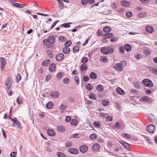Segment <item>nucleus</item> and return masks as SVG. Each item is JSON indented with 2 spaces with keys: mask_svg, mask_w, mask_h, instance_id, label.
Returning <instances> with one entry per match:
<instances>
[{
  "mask_svg": "<svg viewBox=\"0 0 157 157\" xmlns=\"http://www.w3.org/2000/svg\"><path fill=\"white\" fill-rule=\"evenodd\" d=\"M101 51V52L106 55L109 54L114 52L113 49L110 47L102 48Z\"/></svg>",
  "mask_w": 157,
  "mask_h": 157,
  "instance_id": "1",
  "label": "nucleus"
},
{
  "mask_svg": "<svg viewBox=\"0 0 157 157\" xmlns=\"http://www.w3.org/2000/svg\"><path fill=\"white\" fill-rule=\"evenodd\" d=\"M5 84L6 89L9 90L12 84V81L10 77H8L5 79Z\"/></svg>",
  "mask_w": 157,
  "mask_h": 157,
  "instance_id": "2",
  "label": "nucleus"
},
{
  "mask_svg": "<svg viewBox=\"0 0 157 157\" xmlns=\"http://www.w3.org/2000/svg\"><path fill=\"white\" fill-rule=\"evenodd\" d=\"M142 83L145 86L149 87H152L153 86L152 81L147 78L144 79L142 81Z\"/></svg>",
  "mask_w": 157,
  "mask_h": 157,
  "instance_id": "3",
  "label": "nucleus"
},
{
  "mask_svg": "<svg viewBox=\"0 0 157 157\" xmlns=\"http://www.w3.org/2000/svg\"><path fill=\"white\" fill-rule=\"evenodd\" d=\"M0 61L1 62L0 63L1 70L2 71H3L6 63V61L2 57L0 58Z\"/></svg>",
  "mask_w": 157,
  "mask_h": 157,
  "instance_id": "4",
  "label": "nucleus"
},
{
  "mask_svg": "<svg viewBox=\"0 0 157 157\" xmlns=\"http://www.w3.org/2000/svg\"><path fill=\"white\" fill-rule=\"evenodd\" d=\"M155 127L153 125H149L147 126V131L150 133H153L155 131Z\"/></svg>",
  "mask_w": 157,
  "mask_h": 157,
  "instance_id": "5",
  "label": "nucleus"
},
{
  "mask_svg": "<svg viewBox=\"0 0 157 157\" xmlns=\"http://www.w3.org/2000/svg\"><path fill=\"white\" fill-rule=\"evenodd\" d=\"M68 151L70 153L74 155L78 154L79 153L78 150L76 148H69Z\"/></svg>",
  "mask_w": 157,
  "mask_h": 157,
  "instance_id": "6",
  "label": "nucleus"
},
{
  "mask_svg": "<svg viewBox=\"0 0 157 157\" xmlns=\"http://www.w3.org/2000/svg\"><path fill=\"white\" fill-rule=\"evenodd\" d=\"M79 149L81 152L84 153L87 151L88 148L86 145H82L80 147Z\"/></svg>",
  "mask_w": 157,
  "mask_h": 157,
  "instance_id": "7",
  "label": "nucleus"
},
{
  "mask_svg": "<svg viewBox=\"0 0 157 157\" xmlns=\"http://www.w3.org/2000/svg\"><path fill=\"white\" fill-rule=\"evenodd\" d=\"M92 148L93 151H97L100 148L99 144L98 143L93 144L92 146Z\"/></svg>",
  "mask_w": 157,
  "mask_h": 157,
  "instance_id": "8",
  "label": "nucleus"
},
{
  "mask_svg": "<svg viewBox=\"0 0 157 157\" xmlns=\"http://www.w3.org/2000/svg\"><path fill=\"white\" fill-rule=\"evenodd\" d=\"M64 57V55L63 53H59L56 56V59L57 61H60L62 60Z\"/></svg>",
  "mask_w": 157,
  "mask_h": 157,
  "instance_id": "9",
  "label": "nucleus"
},
{
  "mask_svg": "<svg viewBox=\"0 0 157 157\" xmlns=\"http://www.w3.org/2000/svg\"><path fill=\"white\" fill-rule=\"evenodd\" d=\"M113 68L117 71H121L123 69V67L121 66L120 63H117L113 66Z\"/></svg>",
  "mask_w": 157,
  "mask_h": 157,
  "instance_id": "10",
  "label": "nucleus"
},
{
  "mask_svg": "<svg viewBox=\"0 0 157 157\" xmlns=\"http://www.w3.org/2000/svg\"><path fill=\"white\" fill-rule=\"evenodd\" d=\"M59 95V93L58 91H54L51 92V96L53 98H58Z\"/></svg>",
  "mask_w": 157,
  "mask_h": 157,
  "instance_id": "11",
  "label": "nucleus"
},
{
  "mask_svg": "<svg viewBox=\"0 0 157 157\" xmlns=\"http://www.w3.org/2000/svg\"><path fill=\"white\" fill-rule=\"evenodd\" d=\"M48 43L52 44L54 43L55 42V39L53 36H49L47 39Z\"/></svg>",
  "mask_w": 157,
  "mask_h": 157,
  "instance_id": "12",
  "label": "nucleus"
},
{
  "mask_svg": "<svg viewBox=\"0 0 157 157\" xmlns=\"http://www.w3.org/2000/svg\"><path fill=\"white\" fill-rule=\"evenodd\" d=\"M56 67V64L54 63L51 64L49 67V69L51 72H52L55 71Z\"/></svg>",
  "mask_w": 157,
  "mask_h": 157,
  "instance_id": "13",
  "label": "nucleus"
},
{
  "mask_svg": "<svg viewBox=\"0 0 157 157\" xmlns=\"http://www.w3.org/2000/svg\"><path fill=\"white\" fill-rule=\"evenodd\" d=\"M48 134L51 136H54L55 135L56 133L54 130L52 129H48L47 130Z\"/></svg>",
  "mask_w": 157,
  "mask_h": 157,
  "instance_id": "14",
  "label": "nucleus"
},
{
  "mask_svg": "<svg viewBox=\"0 0 157 157\" xmlns=\"http://www.w3.org/2000/svg\"><path fill=\"white\" fill-rule=\"evenodd\" d=\"M145 30L147 32L149 33H152L154 31V29L151 26H148L145 27Z\"/></svg>",
  "mask_w": 157,
  "mask_h": 157,
  "instance_id": "15",
  "label": "nucleus"
},
{
  "mask_svg": "<svg viewBox=\"0 0 157 157\" xmlns=\"http://www.w3.org/2000/svg\"><path fill=\"white\" fill-rule=\"evenodd\" d=\"M90 78L93 79H96L97 78V75L95 72H91L89 74Z\"/></svg>",
  "mask_w": 157,
  "mask_h": 157,
  "instance_id": "16",
  "label": "nucleus"
},
{
  "mask_svg": "<svg viewBox=\"0 0 157 157\" xmlns=\"http://www.w3.org/2000/svg\"><path fill=\"white\" fill-rule=\"evenodd\" d=\"M116 91L118 94L121 95H123L124 94V91L122 89L119 87L117 88Z\"/></svg>",
  "mask_w": 157,
  "mask_h": 157,
  "instance_id": "17",
  "label": "nucleus"
},
{
  "mask_svg": "<svg viewBox=\"0 0 157 157\" xmlns=\"http://www.w3.org/2000/svg\"><path fill=\"white\" fill-rule=\"evenodd\" d=\"M50 63V60L49 59H45L42 63V65L44 66H47Z\"/></svg>",
  "mask_w": 157,
  "mask_h": 157,
  "instance_id": "18",
  "label": "nucleus"
},
{
  "mask_svg": "<svg viewBox=\"0 0 157 157\" xmlns=\"http://www.w3.org/2000/svg\"><path fill=\"white\" fill-rule=\"evenodd\" d=\"M124 49L126 51L129 52L131 50V46L128 44H126L124 46Z\"/></svg>",
  "mask_w": 157,
  "mask_h": 157,
  "instance_id": "19",
  "label": "nucleus"
},
{
  "mask_svg": "<svg viewBox=\"0 0 157 157\" xmlns=\"http://www.w3.org/2000/svg\"><path fill=\"white\" fill-rule=\"evenodd\" d=\"M57 129L59 132H63L65 131V128L63 126L60 125L57 127Z\"/></svg>",
  "mask_w": 157,
  "mask_h": 157,
  "instance_id": "20",
  "label": "nucleus"
},
{
  "mask_svg": "<svg viewBox=\"0 0 157 157\" xmlns=\"http://www.w3.org/2000/svg\"><path fill=\"white\" fill-rule=\"evenodd\" d=\"M103 31L105 33H109L111 30V28L109 26H106L104 27Z\"/></svg>",
  "mask_w": 157,
  "mask_h": 157,
  "instance_id": "21",
  "label": "nucleus"
},
{
  "mask_svg": "<svg viewBox=\"0 0 157 157\" xmlns=\"http://www.w3.org/2000/svg\"><path fill=\"white\" fill-rule=\"evenodd\" d=\"M58 2V5L59 9L60 10L63 9L64 8V6L63 2H61V1H59V0H56Z\"/></svg>",
  "mask_w": 157,
  "mask_h": 157,
  "instance_id": "22",
  "label": "nucleus"
},
{
  "mask_svg": "<svg viewBox=\"0 0 157 157\" xmlns=\"http://www.w3.org/2000/svg\"><path fill=\"white\" fill-rule=\"evenodd\" d=\"M121 4L126 7H129L130 6L129 3L126 1H123L121 2Z\"/></svg>",
  "mask_w": 157,
  "mask_h": 157,
  "instance_id": "23",
  "label": "nucleus"
},
{
  "mask_svg": "<svg viewBox=\"0 0 157 157\" xmlns=\"http://www.w3.org/2000/svg\"><path fill=\"white\" fill-rule=\"evenodd\" d=\"M16 119V121H15L13 123L14 124H15L17 125V127L19 129L22 128L21 127V124L19 122L17 119Z\"/></svg>",
  "mask_w": 157,
  "mask_h": 157,
  "instance_id": "24",
  "label": "nucleus"
},
{
  "mask_svg": "<svg viewBox=\"0 0 157 157\" xmlns=\"http://www.w3.org/2000/svg\"><path fill=\"white\" fill-rule=\"evenodd\" d=\"M86 88L87 90H91L93 89V86L90 83H88L86 86Z\"/></svg>",
  "mask_w": 157,
  "mask_h": 157,
  "instance_id": "25",
  "label": "nucleus"
},
{
  "mask_svg": "<svg viewBox=\"0 0 157 157\" xmlns=\"http://www.w3.org/2000/svg\"><path fill=\"white\" fill-rule=\"evenodd\" d=\"M46 107L48 109H51L53 106V104L52 102H49L46 105Z\"/></svg>",
  "mask_w": 157,
  "mask_h": 157,
  "instance_id": "26",
  "label": "nucleus"
},
{
  "mask_svg": "<svg viewBox=\"0 0 157 157\" xmlns=\"http://www.w3.org/2000/svg\"><path fill=\"white\" fill-rule=\"evenodd\" d=\"M96 88L97 90L98 91L101 92L104 90V88L103 86L101 85H99L96 87Z\"/></svg>",
  "mask_w": 157,
  "mask_h": 157,
  "instance_id": "27",
  "label": "nucleus"
},
{
  "mask_svg": "<svg viewBox=\"0 0 157 157\" xmlns=\"http://www.w3.org/2000/svg\"><path fill=\"white\" fill-rule=\"evenodd\" d=\"M123 143V146L125 149L128 150H131L130 145L129 144L126 142Z\"/></svg>",
  "mask_w": 157,
  "mask_h": 157,
  "instance_id": "28",
  "label": "nucleus"
},
{
  "mask_svg": "<svg viewBox=\"0 0 157 157\" xmlns=\"http://www.w3.org/2000/svg\"><path fill=\"white\" fill-rule=\"evenodd\" d=\"M70 51V49L69 48L66 47L63 48V52L64 54H67Z\"/></svg>",
  "mask_w": 157,
  "mask_h": 157,
  "instance_id": "29",
  "label": "nucleus"
},
{
  "mask_svg": "<svg viewBox=\"0 0 157 157\" xmlns=\"http://www.w3.org/2000/svg\"><path fill=\"white\" fill-rule=\"evenodd\" d=\"M147 13L146 12H141L138 13L137 16L139 17L142 18L144 17L147 15Z\"/></svg>",
  "mask_w": 157,
  "mask_h": 157,
  "instance_id": "30",
  "label": "nucleus"
},
{
  "mask_svg": "<svg viewBox=\"0 0 157 157\" xmlns=\"http://www.w3.org/2000/svg\"><path fill=\"white\" fill-rule=\"evenodd\" d=\"M59 40L61 42H63L67 40L66 38L63 36H60L59 38Z\"/></svg>",
  "mask_w": 157,
  "mask_h": 157,
  "instance_id": "31",
  "label": "nucleus"
},
{
  "mask_svg": "<svg viewBox=\"0 0 157 157\" xmlns=\"http://www.w3.org/2000/svg\"><path fill=\"white\" fill-rule=\"evenodd\" d=\"M87 66L84 65V64H82L80 66V69L82 71H86L87 70Z\"/></svg>",
  "mask_w": 157,
  "mask_h": 157,
  "instance_id": "32",
  "label": "nucleus"
},
{
  "mask_svg": "<svg viewBox=\"0 0 157 157\" xmlns=\"http://www.w3.org/2000/svg\"><path fill=\"white\" fill-rule=\"evenodd\" d=\"M97 137V135L95 133L92 134L90 136V138L92 140H95L96 139Z\"/></svg>",
  "mask_w": 157,
  "mask_h": 157,
  "instance_id": "33",
  "label": "nucleus"
},
{
  "mask_svg": "<svg viewBox=\"0 0 157 157\" xmlns=\"http://www.w3.org/2000/svg\"><path fill=\"white\" fill-rule=\"evenodd\" d=\"M79 50V47L77 45L75 46L73 48V52L75 53L78 52Z\"/></svg>",
  "mask_w": 157,
  "mask_h": 157,
  "instance_id": "34",
  "label": "nucleus"
},
{
  "mask_svg": "<svg viewBox=\"0 0 157 157\" xmlns=\"http://www.w3.org/2000/svg\"><path fill=\"white\" fill-rule=\"evenodd\" d=\"M56 77L58 79H61L63 77V74L61 72H59L57 73Z\"/></svg>",
  "mask_w": 157,
  "mask_h": 157,
  "instance_id": "35",
  "label": "nucleus"
},
{
  "mask_svg": "<svg viewBox=\"0 0 157 157\" xmlns=\"http://www.w3.org/2000/svg\"><path fill=\"white\" fill-rule=\"evenodd\" d=\"M46 52L47 54L48 55L49 57L50 58H52L53 57V55L51 51L49 49H48L46 51Z\"/></svg>",
  "mask_w": 157,
  "mask_h": 157,
  "instance_id": "36",
  "label": "nucleus"
},
{
  "mask_svg": "<svg viewBox=\"0 0 157 157\" xmlns=\"http://www.w3.org/2000/svg\"><path fill=\"white\" fill-rule=\"evenodd\" d=\"M101 61L103 62H106L108 61V59L105 56H102L100 59Z\"/></svg>",
  "mask_w": 157,
  "mask_h": 157,
  "instance_id": "37",
  "label": "nucleus"
},
{
  "mask_svg": "<svg viewBox=\"0 0 157 157\" xmlns=\"http://www.w3.org/2000/svg\"><path fill=\"white\" fill-rule=\"evenodd\" d=\"M89 97L91 99L95 100L96 99V95L94 94H91L89 95Z\"/></svg>",
  "mask_w": 157,
  "mask_h": 157,
  "instance_id": "38",
  "label": "nucleus"
},
{
  "mask_svg": "<svg viewBox=\"0 0 157 157\" xmlns=\"http://www.w3.org/2000/svg\"><path fill=\"white\" fill-rule=\"evenodd\" d=\"M63 82L65 84H68L69 83V79L68 78H64L63 79Z\"/></svg>",
  "mask_w": 157,
  "mask_h": 157,
  "instance_id": "39",
  "label": "nucleus"
},
{
  "mask_svg": "<svg viewBox=\"0 0 157 157\" xmlns=\"http://www.w3.org/2000/svg\"><path fill=\"white\" fill-rule=\"evenodd\" d=\"M57 155L59 157H66L64 154L59 152H57Z\"/></svg>",
  "mask_w": 157,
  "mask_h": 157,
  "instance_id": "40",
  "label": "nucleus"
},
{
  "mask_svg": "<svg viewBox=\"0 0 157 157\" xmlns=\"http://www.w3.org/2000/svg\"><path fill=\"white\" fill-rule=\"evenodd\" d=\"M60 26L62 27H63L64 28H69L70 27V25H69V23H65L61 25Z\"/></svg>",
  "mask_w": 157,
  "mask_h": 157,
  "instance_id": "41",
  "label": "nucleus"
},
{
  "mask_svg": "<svg viewBox=\"0 0 157 157\" xmlns=\"http://www.w3.org/2000/svg\"><path fill=\"white\" fill-rule=\"evenodd\" d=\"M72 44V42L70 40H68L66 42L65 44L64 45L65 47H68L70 46Z\"/></svg>",
  "mask_w": 157,
  "mask_h": 157,
  "instance_id": "42",
  "label": "nucleus"
},
{
  "mask_svg": "<svg viewBox=\"0 0 157 157\" xmlns=\"http://www.w3.org/2000/svg\"><path fill=\"white\" fill-rule=\"evenodd\" d=\"M88 61V59L86 57H84L82 59L81 62L83 63V64H84L85 63L87 62Z\"/></svg>",
  "mask_w": 157,
  "mask_h": 157,
  "instance_id": "43",
  "label": "nucleus"
},
{
  "mask_svg": "<svg viewBox=\"0 0 157 157\" xmlns=\"http://www.w3.org/2000/svg\"><path fill=\"white\" fill-rule=\"evenodd\" d=\"M21 78V75L20 74H17L16 76V81L17 82H18L20 80Z\"/></svg>",
  "mask_w": 157,
  "mask_h": 157,
  "instance_id": "44",
  "label": "nucleus"
},
{
  "mask_svg": "<svg viewBox=\"0 0 157 157\" xmlns=\"http://www.w3.org/2000/svg\"><path fill=\"white\" fill-rule=\"evenodd\" d=\"M109 103V102L108 101H106V100H103L102 101V104L105 106H107L108 105Z\"/></svg>",
  "mask_w": 157,
  "mask_h": 157,
  "instance_id": "45",
  "label": "nucleus"
},
{
  "mask_svg": "<svg viewBox=\"0 0 157 157\" xmlns=\"http://www.w3.org/2000/svg\"><path fill=\"white\" fill-rule=\"evenodd\" d=\"M94 125L98 128H100L101 127V124L98 122L95 121L94 123Z\"/></svg>",
  "mask_w": 157,
  "mask_h": 157,
  "instance_id": "46",
  "label": "nucleus"
},
{
  "mask_svg": "<svg viewBox=\"0 0 157 157\" xmlns=\"http://www.w3.org/2000/svg\"><path fill=\"white\" fill-rule=\"evenodd\" d=\"M126 15L127 17L130 18L132 15V13L131 12L128 11L126 12Z\"/></svg>",
  "mask_w": 157,
  "mask_h": 157,
  "instance_id": "47",
  "label": "nucleus"
},
{
  "mask_svg": "<svg viewBox=\"0 0 157 157\" xmlns=\"http://www.w3.org/2000/svg\"><path fill=\"white\" fill-rule=\"evenodd\" d=\"M74 79L75 81V83L77 85H78L79 83V80L78 77L77 76H75L74 78Z\"/></svg>",
  "mask_w": 157,
  "mask_h": 157,
  "instance_id": "48",
  "label": "nucleus"
},
{
  "mask_svg": "<svg viewBox=\"0 0 157 157\" xmlns=\"http://www.w3.org/2000/svg\"><path fill=\"white\" fill-rule=\"evenodd\" d=\"M120 65L122 66L123 67L125 66L126 65L127 63L124 60H123L121 61L120 63H119Z\"/></svg>",
  "mask_w": 157,
  "mask_h": 157,
  "instance_id": "49",
  "label": "nucleus"
},
{
  "mask_svg": "<svg viewBox=\"0 0 157 157\" xmlns=\"http://www.w3.org/2000/svg\"><path fill=\"white\" fill-rule=\"evenodd\" d=\"M66 106L65 105H62L60 106V109L62 111L66 109Z\"/></svg>",
  "mask_w": 157,
  "mask_h": 157,
  "instance_id": "50",
  "label": "nucleus"
},
{
  "mask_svg": "<svg viewBox=\"0 0 157 157\" xmlns=\"http://www.w3.org/2000/svg\"><path fill=\"white\" fill-rule=\"evenodd\" d=\"M114 127L116 128L119 129L121 128V125L119 122H116L114 124Z\"/></svg>",
  "mask_w": 157,
  "mask_h": 157,
  "instance_id": "51",
  "label": "nucleus"
},
{
  "mask_svg": "<svg viewBox=\"0 0 157 157\" xmlns=\"http://www.w3.org/2000/svg\"><path fill=\"white\" fill-rule=\"evenodd\" d=\"M15 5H16V7H18V8L23 7L25 6L24 4H19V3H17V4H16Z\"/></svg>",
  "mask_w": 157,
  "mask_h": 157,
  "instance_id": "52",
  "label": "nucleus"
},
{
  "mask_svg": "<svg viewBox=\"0 0 157 157\" xmlns=\"http://www.w3.org/2000/svg\"><path fill=\"white\" fill-rule=\"evenodd\" d=\"M119 51L121 53L123 54L124 52V48L123 46L120 47Z\"/></svg>",
  "mask_w": 157,
  "mask_h": 157,
  "instance_id": "53",
  "label": "nucleus"
},
{
  "mask_svg": "<svg viewBox=\"0 0 157 157\" xmlns=\"http://www.w3.org/2000/svg\"><path fill=\"white\" fill-rule=\"evenodd\" d=\"M70 124L73 125H76V122L75 120L72 119L71 120L70 122Z\"/></svg>",
  "mask_w": 157,
  "mask_h": 157,
  "instance_id": "54",
  "label": "nucleus"
},
{
  "mask_svg": "<svg viewBox=\"0 0 157 157\" xmlns=\"http://www.w3.org/2000/svg\"><path fill=\"white\" fill-rule=\"evenodd\" d=\"M72 145L71 142L70 141L66 143V147H71Z\"/></svg>",
  "mask_w": 157,
  "mask_h": 157,
  "instance_id": "55",
  "label": "nucleus"
},
{
  "mask_svg": "<svg viewBox=\"0 0 157 157\" xmlns=\"http://www.w3.org/2000/svg\"><path fill=\"white\" fill-rule=\"evenodd\" d=\"M151 72L152 73L157 75V69L153 68L151 69Z\"/></svg>",
  "mask_w": 157,
  "mask_h": 157,
  "instance_id": "56",
  "label": "nucleus"
},
{
  "mask_svg": "<svg viewBox=\"0 0 157 157\" xmlns=\"http://www.w3.org/2000/svg\"><path fill=\"white\" fill-rule=\"evenodd\" d=\"M22 100L20 98H18L17 99V102L19 105L22 103Z\"/></svg>",
  "mask_w": 157,
  "mask_h": 157,
  "instance_id": "57",
  "label": "nucleus"
},
{
  "mask_svg": "<svg viewBox=\"0 0 157 157\" xmlns=\"http://www.w3.org/2000/svg\"><path fill=\"white\" fill-rule=\"evenodd\" d=\"M113 35L112 33H108L107 34V36H105V38H109L113 37Z\"/></svg>",
  "mask_w": 157,
  "mask_h": 157,
  "instance_id": "58",
  "label": "nucleus"
},
{
  "mask_svg": "<svg viewBox=\"0 0 157 157\" xmlns=\"http://www.w3.org/2000/svg\"><path fill=\"white\" fill-rule=\"evenodd\" d=\"M52 77V76L50 75H48L46 76V81L48 82L50 79H51Z\"/></svg>",
  "mask_w": 157,
  "mask_h": 157,
  "instance_id": "59",
  "label": "nucleus"
},
{
  "mask_svg": "<svg viewBox=\"0 0 157 157\" xmlns=\"http://www.w3.org/2000/svg\"><path fill=\"white\" fill-rule=\"evenodd\" d=\"M134 84L135 87L137 88H140V85L137 82H136L134 83Z\"/></svg>",
  "mask_w": 157,
  "mask_h": 157,
  "instance_id": "60",
  "label": "nucleus"
},
{
  "mask_svg": "<svg viewBox=\"0 0 157 157\" xmlns=\"http://www.w3.org/2000/svg\"><path fill=\"white\" fill-rule=\"evenodd\" d=\"M106 121H111L113 120L112 117L111 116H109L106 117Z\"/></svg>",
  "mask_w": 157,
  "mask_h": 157,
  "instance_id": "61",
  "label": "nucleus"
},
{
  "mask_svg": "<svg viewBox=\"0 0 157 157\" xmlns=\"http://www.w3.org/2000/svg\"><path fill=\"white\" fill-rule=\"evenodd\" d=\"M17 153L15 152H11L10 155L11 157H16Z\"/></svg>",
  "mask_w": 157,
  "mask_h": 157,
  "instance_id": "62",
  "label": "nucleus"
},
{
  "mask_svg": "<svg viewBox=\"0 0 157 157\" xmlns=\"http://www.w3.org/2000/svg\"><path fill=\"white\" fill-rule=\"evenodd\" d=\"M59 22V21H55L53 24L51 26V29H52V28H53L55 25H56V24Z\"/></svg>",
  "mask_w": 157,
  "mask_h": 157,
  "instance_id": "63",
  "label": "nucleus"
},
{
  "mask_svg": "<svg viewBox=\"0 0 157 157\" xmlns=\"http://www.w3.org/2000/svg\"><path fill=\"white\" fill-rule=\"evenodd\" d=\"M81 2L83 5H86L88 2V0H81Z\"/></svg>",
  "mask_w": 157,
  "mask_h": 157,
  "instance_id": "64",
  "label": "nucleus"
}]
</instances>
